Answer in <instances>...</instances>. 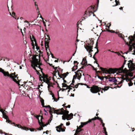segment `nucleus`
<instances>
[{"mask_svg": "<svg viewBox=\"0 0 135 135\" xmlns=\"http://www.w3.org/2000/svg\"><path fill=\"white\" fill-rule=\"evenodd\" d=\"M0 72L2 73L3 74L4 76L9 77L10 78L12 79V80L18 84L19 85V82L18 81H17L15 78L17 77L15 75V73H11L10 75L9 74L8 72L5 71L4 70L0 68Z\"/></svg>", "mask_w": 135, "mask_h": 135, "instance_id": "nucleus-1", "label": "nucleus"}, {"mask_svg": "<svg viewBox=\"0 0 135 135\" xmlns=\"http://www.w3.org/2000/svg\"><path fill=\"white\" fill-rule=\"evenodd\" d=\"M109 87L105 86L104 88L103 89L101 88L98 87L97 86H93L91 87L90 90L93 93H96L99 91H102L101 92L102 93V90H103L104 91L107 90L109 88Z\"/></svg>", "mask_w": 135, "mask_h": 135, "instance_id": "nucleus-2", "label": "nucleus"}, {"mask_svg": "<svg viewBox=\"0 0 135 135\" xmlns=\"http://www.w3.org/2000/svg\"><path fill=\"white\" fill-rule=\"evenodd\" d=\"M44 100L42 99L41 100V105L43 106V107H45V108H48L49 110V112L50 114H51L52 112L54 111V113L56 114H57L58 115V114H62V112H61L60 113H58L57 112H56V111H60L61 112V110L60 109L59 110H55V108H51L50 106L49 105L48 106H44Z\"/></svg>", "mask_w": 135, "mask_h": 135, "instance_id": "nucleus-3", "label": "nucleus"}, {"mask_svg": "<svg viewBox=\"0 0 135 135\" xmlns=\"http://www.w3.org/2000/svg\"><path fill=\"white\" fill-rule=\"evenodd\" d=\"M3 118H4L5 119H6V122H8V123H10L11 124H13V125H14V126L15 127H18V128H21L22 129L25 130L26 131H28V129L26 127H22L21 125L19 124H16L14 123H12L11 121L9 119L8 116L5 114L4 113L3 114Z\"/></svg>", "mask_w": 135, "mask_h": 135, "instance_id": "nucleus-4", "label": "nucleus"}, {"mask_svg": "<svg viewBox=\"0 0 135 135\" xmlns=\"http://www.w3.org/2000/svg\"><path fill=\"white\" fill-rule=\"evenodd\" d=\"M96 117H95L94 118H93L91 119H90L88 121L84 122L81 123V125L79 126V127L77 129L76 131L77 132H81L82 130V129H80V128H82L83 127V126L87 124L88 123L90 122H91L92 120H94L96 119Z\"/></svg>", "mask_w": 135, "mask_h": 135, "instance_id": "nucleus-5", "label": "nucleus"}, {"mask_svg": "<svg viewBox=\"0 0 135 135\" xmlns=\"http://www.w3.org/2000/svg\"><path fill=\"white\" fill-rule=\"evenodd\" d=\"M60 109L61 110V113H62V114H63L65 115V116L67 117V120H69L71 119V118H69V111L67 110H65L63 109L62 108L61 109H59L58 110ZM56 112H57L58 113H60L61 112L59 111H56Z\"/></svg>", "mask_w": 135, "mask_h": 135, "instance_id": "nucleus-6", "label": "nucleus"}, {"mask_svg": "<svg viewBox=\"0 0 135 135\" xmlns=\"http://www.w3.org/2000/svg\"><path fill=\"white\" fill-rule=\"evenodd\" d=\"M93 42L92 41L90 40L89 44L88 43L85 46V48L87 51H88V50H90V51H93L92 49H93Z\"/></svg>", "mask_w": 135, "mask_h": 135, "instance_id": "nucleus-7", "label": "nucleus"}, {"mask_svg": "<svg viewBox=\"0 0 135 135\" xmlns=\"http://www.w3.org/2000/svg\"><path fill=\"white\" fill-rule=\"evenodd\" d=\"M92 14H93L92 12L89 11L88 10H86L85 12V13L84 15V17L82 18V21H83L84 20H85L86 18L90 16Z\"/></svg>", "mask_w": 135, "mask_h": 135, "instance_id": "nucleus-8", "label": "nucleus"}, {"mask_svg": "<svg viewBox=\"0 0 135 135\" xmlns=\"http://www.w3.org/2000/svg\"><path fill=\"white\" fill-rule=\"evenodd\" d=\"M100 69L101 70L103 71L104 73L109 74L112 72L113 69H109L108 70L105 68H104L102 67H100Z\"/></svg>", "mask_w": 135, "mask_h": 135, "instance_id": "nucleus-9", "label": "nucleus"}, {"mask_svg": "<svg viewBox=\"0 0 135 135\" xmlns=\"http://www.w3.org/2000/svg\"><path fill=\"white\" fill-rule=\"evenodd\" d=\"M75 75L74 76L73 79H75L76 78H78V79L79 80L81 78V73L79 72H75Z\"/></svg>", "mask_w": 135, "mask_h": 135, "instance_id": "nucleus-10", "label": "nucleus"}, {"mask_svg": "<svg viewBox=\"0 0 135 135\" xmlns=\"http://www.w3.org/2000/svg\"><path fill=\"white\" fill-rule=\"evenodd\" d=\"M63 125V124L61 123V125L57 126L56 128V131L58 132H60L61 131L62 132H64L65 131V130L64 129H63L62 128L61 126H62Z\"/></svg>", "mask_w": 135, "mask_h": 135, "instance_id": "nucleus-11", "label": "nucleus"}, {"mask_svg": "<svg viewBox=\"0 0 135 135\" xmlns=\"http://www.w3.org/2000/svg\"><path fill=\"white\" fill-rule=\"evenodd\" d=\"M47 75H45L44 74H42V76H41V75H40V76L39 78H40H40H41L43 79V80L44 81V80H46V81H49V80L47 78Z\"/></svg>", "mask_w": 135, "mask_h": 135, "instance_id": "nucleus-12", "label": "nucleus"}, {"mask_svg": "<svg viewBox=\"0 0 135 135\" xmlns=\"http://www.w3.org/2000/svg\"><path fill=\"white\" fill-rule=\"evenodd\" d=\"M36 62H35L34 63V67H33V69L36 70V71H37V70L36 69L35 67H39L40 66L38 64V59H36ZM38 73L37 71V74H38V73Z\"/></svg>", "mask_w": 135, "mask_h": 135, "instance_id": "nucleus-13", "label": "nucleus"}, {"mask_svg": "<svg viewBox=\"0 0 135 135\" xmlns=\"http://www.w3.org/2000/svg\"><path fill=\"white\" fill-rule=\"evenodd\" d=\"M40 116V115H36L34 116V117L36 118L38 120V122L40 125L43 127H44L46 126V125H44V124L42 122H40V120L38 118Z\"/></svg>", "mask_w": 135, "mask_h": 135, "instance_id": "nucleus-14", "label": "nucleus"}, {"mask_svg": "<svg viewBox=\"0 0 135 135\" xmlns=\"http://www.w3.org/2000/svg\"><path fill=\"white\" fill-rule=\"evenodd\" d=\"M47 36L48 38H45V45H49V42L48 41L50 40L49 35H47Z\"/></svg>", "mask_w": 135, "mask_h": 135, "instance_id": "nucleus-15", "label": "nucleus"}, {"mask_svg": "<svg viewBox=\"0 0 135 135\" xmlns=\"http://www.w3.org/2000/svg\"><path fill=\"white\" fill-rule=\"evenodd\" d=\"M109 81L111 82H117V80L114 77L110 78L109 80Z\"/></svg>", "mask_w": 135, "mask_h": 135, "instance_id": "nucleus-16", "label": "nucleus"}, {"mask_svg": "<svg viewBox=\"0 0 135 135\" xmlns=\"http://www.w3.org/2000/svg\"><path fill=\"white\" fill-rule=\"evenodd\" d=\"M44 81H44V82L47 83V84L48 85V89H49L50 86H52V83H50V82L49 81H46V80H44Z\"/></svg>", "mask_w": 135, "mask_h": 135, "instance_id": "nucleus-17", "label": "nucleus"}, {"mask_svg": "<svg viewBox=\"0 0 135 135\" xmlns=\"http://www.w3.org/2000/svg\"><path fill=\"white\" fill-rule=\"evenodd\" d=\"M53 112H52V113L51 114H50V115H51V116L50 117L49 119L48 120V123H47L46 124H44V125H46L45 126H46L48 124H49L51 121L52 119V118L53 117V115H52V113H53Z\"/></svg>", "mask_w": 135, "mask_h": 135, "instance_id": "nucleus-18", "label": "nucleus"}, {"mask_svg": "<svg viewBox=\"0 0 135 135\" xmlns=\"http://www.w3.org/2000/svg\"><path fill=\"white\" fill-rule=\"evenodd\" d=\"M96 117V119H97L99 120L100 121V122L101 123H102V127H104L105 124L103 123V121L102 120V119L101 118H99V117Z\"/></svg>", "mask_w": 135, "mask_h": 135, "instance_id": "nucleus-19", "label": "nucleus"}, {"mask_svg": "<svg viewBox=\"0 0 135 135\" xmlns=\"http://www.w3.org/2000/svg\"><path fill=\"white\" fill-rule=\"evenodd\" d=\"M82 65H86L87 64V62L86 59L84 58L83 59V61L81 63Z\"/></svg>", "mask_w": 135, "mask_h": 135, "instance_id": "nucleus-20", "label": "nucleus"}, {"mask_svg": "<svg viewBox=\"0 0 135 135\" xmlns=\"http://www.w3.org/2000/svg\"><path fill=\"white\" fill-rule=\"evenodd\" d=\"M124 67V65H123L122 67L119 68V71H120V72H122L123 71V68Z\"/></svg>", "mask_w": 135, "mask_h": 135, "instance_id": "nucleus-21", "label": "nucleus"}, {"mask_svg": "<svg viewBox=\"0 0 135 135\" xmlns=\"http://www.w3.org/2000/svg\"><path fill=\"white\" fill-rule=\"evenodd\" d=\"M118 36L120 37L123 40H124V35L122 34L121 33H119L118 34Z\"/></svg>", "mask_w": 135, "mask_h": 135, "instance_id": "nucleus-22", "label": "nucleus"}, {"mask_svg": "<svg viewBox=\"0 0 135 135\" xmlns=\"http://www.w3.org/2000/svg\"><path fill=\"white\" fill-rule=\"evenodd\" d=\"M115 2L116 4L115 5L113 6H116L119 5H120V3L119 2V1H117V0H115Z\"/></svg>", "mask_w": 135, "mask_h": 135, "instance_id": "nucleus-23", "label": "nucleus"}, {"mask_svg": "<svg viewBox=\"0 0 135 135\" xmlns=\"http://www.w3.org/2000/svg\"><path fill=\"white\" fill-rule=\"evenodd\" d=\"M77 69V66H74L73 67L72 69V71H74L76 70Z\"/></svg>", "mask_w": 135, "mask_h": 135, "instance_id": "nucleus-24", "label": "nucleus"}, {"mask_svg": "<svg viewBox=\"0 0 135 135\" xmlns=\"http://www.w3.org/2000/svg\"><path fill=\"white\" fill-rule=\"evenodd\" d=\"M68 74V72L66 73H64L62 74V76L66 77Z\"/></svg>", "mask_w": 135, "mask_h": 135, "instance_id": "nucleus-25", "label": "nucleus"}, {"mask_svg": "<svg viewBox=\"0 0 135 135\" xmlns=\"http://www.w3.org/2000/svg\"><path fill=\"white\" fill-rule=\"evenodd\" d=\"M87 51L89 52V56L90 57H91L92 56V55H91V53L90 52H91V51H90V50H88V51Z\"/></svg>", "mask_w": 135, "mask_h": 135, "instance_id": "nucleus-26", "label": "nucleus"}, {"mask_svg": "<svg viewBox=\"0 0 135 135\" xmlns=\"http://www.w3.org/2000/svg\"><path fill=\"white\" fill-rule=\"evenodd\" d=\"M74 79H73V80H72V83L70 85V86L71 87H73V85H74V84H73V83L74 82Z\"/></svg>", "mask_w": 135, "mask_h": 135, "instance_id": "nucleus-27", "label": "nucleus"}, {"mask_svg": "<svg viewBox=\"0 0 135 135\" xmlns=\"http://www.w3.org/2000/svg\"><path fill=\"white\" fill-rule=\"evenodd\" d=\"M62 85L63 87H68V86L66 84H65L64 83H63L62 84Z\"/></svg>", "mask_w": 135, "mask_h": 135, "instance_id": "nucleus-28", "label": "nucleus"}, {"mask_svg": "<svg viewBox=\"0 0 135 135\" xmlns=\"http://www.w3.org/2000/svg\"><path fill=\"white\" fill-rule=\"evenodd\" d=\"M97 77L99 79H100L101 80H102L104 79V78L103 77H101L99 76H98Z\"/></svg>", "mask_w": 135, "mask_h": 135, "instance_id": "nucleus-29", "label": "nucleus"}, {"mask_svg": "<svg viewBox=\"0 0 135 135\" xmlns=\"http://www.w3.org/2000/svg\"><path fill=\"white\" fill-rule=\"evenodd\" d=\"M54 69L56 70H57V71H59V70L60 69V68H59L58 67H55L54 68Z\"/></svg>", "mask_w": 135, "mask_h": 135, "instance_id": "nucleus-30", "label": "nucleus"}, {"mask_svg": "<svg viewBox=\"0 0 135 135\" xmlns=\"http://www.w3.org/2000/svg\"><path fill=\"white\" fill-rule=\"evenodd\" d=\"M62 119L64 120H65V119H66V118H67V117H66L65 116V115H63L62 116Z\"/></svg>", "mask_w": 135, "mask_h": 135, "instance_id": "nucleus-31", "label": "nucleus"}, {"mask_svg": "<svg viewBox=\"0 0 135 135\" xmlns=\"http://www.w3.org/2000/svg\"><path fill=\"white\" fill-rule=\"evenodd\" d=\"M112 52H113V53H114L115 54H117L118 55V56H121V55L120 54H119V53L118 52H114V51H112Z\"/></svg>", "mask_w": 135, "mask_h": 135, "instance_id": "nucleus-32", "label": "nucleus"}, {"mask_svg": "<svg viewBox=\"0 0 135 135\" xmlns=\"http://www.w3.org/2000/svg\"><path fill=\"white\" fill-rule=\"evenodd\" d=\"M108 32H113V33H114L115 32L114 31L112 30H108Z\"/></svg>", "mask_w": 135, "mask_h": 135, "instance_id": "nucleus-33", "label": "nucleus"}, {"mask_svg": "<svg viewBox=\"0 0 135 135\" xmlns=\"http://www.w3.org/2000/svg\"><path fill=\"white\" fill-rule=\"evenodd\" d=\"M121 86H122V85H121L120 86H119L118 85H117L116 86L114 87V88H113L112 87H111V88L112 89H113L114 88H116L117 87L118 88H120V87H121Z\"/></svg>", "mask_w": 135, "mask_h": 135, "instance_id": "nucleus-34", "label": "nucleus"}, {"mask_svg": "<svg viewBox=\"0 0 135 135\" xmlns=\"http://www.w3.org/2000/svg\"><path fill=\"white\" fill-rule=\"evenodd\" d=\"M35 46H36V49H37V50H38V49H39V47H38V46H37V43H36V42H35Z\"/></svg>", "mask_w": 135, "mask_h": 135, "instance_id": "nucleus-35", "label": "nucleus"}, {"mask_svg": "<svg viewBox=\"0 0 135 135\" xmlns=\"http://www.w3.org/2000/svg\"><path fill=\"white\" fill-rule=\"evenodd\" d=\"M123 80H122L121 81H120L119 82H118V84L119 85V84H122V83L123 82Z\"/></svg>", "mask_w": 135, "mask_h": 135, "instance_id": "nucleus-36", "label": "nucleus"}, {"mask_svg": "<svg viewBox=\"0 0 135 135\" xmlns=\"http://www.w3.org/2000/svg\"><path fill=\"white\" fill-rule=\"evenodd\" d=\"M0 111L2 112L3 114L4 113V111L3 110V109H0Z\"/></svg>", "mask_w": 135, "mask_h": 135, "instance_id": "nucleus-37", "label": "nucleus"}, {"mask_svg": "<svg viewBox=\"0 0 135 135\" xmlns=\"http://www.w3.org/2000/svg\"><path fill=\"white\" fill-rule=\"evenodd\" d=\"M81 84V83H79L78 85H76L75 86V87L76 88H77L78 87V85H79L80 84Z\"/></svg>", "mask_w": 135, "mask_h": 135, "instance_id": "nucleus-38", "label": "nucleus"}, {"mask_svg": "<svg viewBox=\"0 0 135 135\" xmlns=\"http://www.w3.org/2000/svg\"><path fill=\"white\" fill-rule=\"evenodd\" d=\"M68 88V89H69V90H68V92H69L70 91V90L71 89V88H69V86H68V88Z\"/></svg>", "mask_w": 135, "mask_h": 135, "instance_id": "nucleus-39", "label": "nucleus"}, {"mask_svg": "<svg viewBox=\"0 0 135 135\" xmlns=\"http://www.w3.org/2000/svg\"><path fill=\"white\" fill-rule=\"evenodd\" d=\"M24 22H27V23H28V26H30V24L28 23V22L27 21H25Z\"/></svg>", "mask_w": 135, "mask_h": 135, "instance_id": "nucleus-40", "label": "nucleus"}, {"mask_svg": "<svg viewBox=\"0 0 135 135\" xmlns=\"http://www.w3.org/2000/svg\"><path fill=\"white\" fill-rule=\"evenodd\" d=\"M103 129H104V132H107L106 131V129L105 127H104L103 128Z\"/></svg>", "mask_w": 135, "mask_h": 135, "instance_id": "nucleus-41", "label": "nucleus"}, {"mask_svg": "<svg viewBox=\"0 0 135 135\" xmlns=\"http://www.w3.org/2000/svg\"><path fill=\"white\" fill-rule=\"evenodd\" d=\"M133 84L132 83H129L128 85L129 86H132L133 85Z\"/></svg>", "mask_w": 135, "mask_h": 135, "instance_id": "nucleus-42", "label": "nucleus"}, {"mask_svg": "<svg viewBox=\"0 0 135 135\" xmlns=\"http://www.w3.org/2000/svg\"><path fill=\"white\" fill-rule=\"evenodd\" d=\"M111 26V24L110 23H109V26H108L107 25L106 26V27H108V28L109 29V27Z\"/></svg>", "mask_w": 135, "mask_h": 135, "instance_id": "nucleus-43", "label": "nucleus"}, {"mask_svg": "<svg viewBox=\"0 0 135 135\" xmlns=\"http://www.w3.org/2000/svg\"><path fill=\"white\" fill-rule=\"evenodd\" d=\"M32 46H33V49H35V46L34 45V44H32Z\"/></svg>", "mask_w": 135, "mask_h": 135, "instance_id": "nucleus-44", "label": "nucleus"}, {"mask_svg": "<svg viewBox=\"0 0 135 135\" xmlns=\"http://www.w3.org/2000/svg\"><path fill=\"white\" fill-rule=\"evenodd\" d=\"M88 65H90V66H92V67L93 68V69H94V70H95V68H94V67L93 66H92V65H91V64H88Z\"/></svg>", "mask_w": 135, "mask_h": 135, "instance_id": "nucleus-45", "label": "nucleus"}, {"mask_svg": "<svg viewBox=\"0 0 135 135\" xmlns=\"http://www.w3.org/2000/svg\"><path fill=\"white\" fill-rule=\"evenodd\" d=\"M70 123L69 122H67L66 123V125L67 126H69L70 125Z\"/></svg>", "mask_w": 135, "mask_h": 135, "instance_id": "nucleus-46", "label": "nucleus"}, {"mask_svg": "<svg viewBox=\"0 0 135 135\" xmlns=\"http://www.w3.org/2000/svg\"><path fill=\"white\" fill-rule=\"evenodd\" d=\"M45 46L46 48H48L49 47V45H45Z\"/></svg>", "mask_w": 135, "mask_h": 135, "instance_id": "nucleus-47", "label": "nucleus"}, {"mask_svg": "<svg viewBox=\"0 0 135 135\" xmlns=\"http://www.w3.org/2000/svg\"><path fill=\"white\" fill-rule=\"evenodd\" d=\"M70 115V116L71 117H73V114L72 113H71L69 115V116Z\"/></svg>", "mask_w": 135, "mask_h": 135, "instance_id": "nucleus-48", "label": "nucleus"}, {"mask_svg": "<svg viewBox=\"0 0 135 135\" xmlns=\"http://www.w3.org/2000/svg\"><path fill=\"white\" fill-rule=\"evenodd\" d=\"M70 105H68L67 106H66V108H70Z\"/></svg>", "mask_w": 135, "mask_h": 135, "instance_id": "nucleus-49", "label": "nucleus"}, {"mask_svg": "<svg viewBox=\"0 0 135 135\" xmlns=\"http://www.w3.org/2000/svg\"><path fill=\"white\" fill-rule=\"evenodd\" d=\"M30 130L31 131H34V129H30Z\"/></svg>", "mask_w": 135, "mask_h": 135, "instance_id": "nucleus-50", "label": "nucleus"}, {"mask_svg": "<svg viewBox=\"0 0 135 135\" xmlns=\"http://www.w3.org/2000/svg\"><path fill=\"white\" fill-rule=\"evenodd\" d=\"M68 89V88H66V89H65L63 88L62 89V91H64L66 90H67Z\"/></svg>", "mask_w": 135, "mask_h": 135, "instance_id": "nucleus-51", "label": "nucleus"}, {"mask_svg": "<svg viewBox=\"0 0 135 135\" xmlns=\"http://www.w3.org/2000/svg\"><path fill=\"white\" fill-rule=\"evenodd\" d=\"M52 97L53 98V99H54V100H55V98H54V95H52Z\"/></svg>", "mask_w": 135, "mask_h": 135, "instance_id": "nucleus-52", "label": "nucleus"}, {"mask_svg": "<svg viewBox=\"0 0 135 135\" xmlns=\"http://www.w3.org/2000/svg\"><path fill=\"white\" fill-rule=\"evenodd\" d=\"M98 50H97V52H96L95 53V54H94V55H95V54H97L98 53Z\"/></svg>", "mask_w": 135, "mask_h": 135, "instance_id": "nucleus-53", "label": "nucleus"}, {"mask_svg": "<svg viewBox=\"0 0 135 135\" xmlns=\"http://www.w3.org/2000/svg\"><path fill=\"white\" fill-rule=\"evenodd\" d=\"M59 75V77H60V78H62V77H63L62 75V76H61V75Z\"/></svg>", "mask_w": 135, "mask_h": 135, "instance_id": "nucleus-54", "label": "nucleus"}, {"mask_svg": "<svg viewBox=\"0 0 135 135\" xmlns=\"http://www.w3.org/2000/svg\"><path fill=\"white\" fill-rule=\"evenodd\" d=\"M63 80H64V82L65 83H66V81L65 80H64V78L63 79Z\"/></svg>", "mask_w": 135, "mask_h": 135, "instance_id": "nucleus-55", "label": "nucleus"}, {"mask_svg": "<svg viewBox=\"0 0 135 135\" xmlns=\"http://www.w3.org/2000/svg\"><path fill=\"white\" fill-rule=\"evenodd\" d=\"M105 135H107V132H104Z\"/></svg>", "mask_w": 135, "mask_h": 135, "instance_id": "nucleus-56", "label": "nucleus"}, {"mask_svg": "<svg viewBox=\"0 0 135 135\" xmlns=\"http://www.w3.org/2000/svg\"><path fill=\"white\" fill-rule=\"evenodd\" d=\"M119 9L120 10H122L123 9V8L122 7H121L119 8Z\"/></svg>", "mask_w": 135, "mask_h": 135, "instance_id": "nucleus-57", "label": "nucleus"}, {"mask_svg": "<svg viewBox=\"0 0 135 135\" xmlns=\"http://www.w3.org/2000/svg\"><path fill=\"white\" fill-rule=\"evenodd\" d=\"M44 112H45V113H47V112L46 111V110L45 109H44Z\"/></svg>", "mask_w": 135, "mask_h": 135, "instance_id": "nucleus-58", "label": "nucleus"}, {"mask_svg": "<svg viewBox=\"0 0 135 135\" xmlns=\"http://www.w3.org/2000/svg\"><path fill=\"white\" fill-rule=\"evenodd\" d=\"M76 63H77V61H74V64H75Z\"/></svg>", "mask_w": 135, "mask_h": 135, "instance_id": "nucleus-59", "label": "nucleus"}, {"mask_svg": "<svg viewBox=\"0 0 135 135\" xmlns=\"http://www.w3.org/2000/svg\"><path fill=\"white\" fill-rule=\"evenodd\" d=\"M41 120L42 121V116H41Z\"/></svg>", "mask_w": 135, "mask_h": 135, "instance_id": "nucleus-60", "label": "nucleus"}, {"mask_svg": "<svg viewBox=\"0 0 135 135\" xmlns=\"http://www.w3.org/2000/svg\"><path fill=\"white\" fill-rule=\"evenodd\" d=\"M121 56H122V57H123V58H124V59H125V57H124V56H122V55H121Z\"/></svg>", "mask_w": 135, "mask_h": 135, "instance_id": "nucleus-61", "label": "nucleus"}, {"mask_svg": "<svg viewBox=\"0 0 135 135\" xmlns=\"http://www.w3.org/2000/svg\"><path fill=\"white\" fill-rule=\"evenodd\" d=\"M55 62H58V60H55Z\"/></svg>", "mask_w": 135, "mask_h": 135, "instance_id": "nucleus-62", "label": "nucleus"}, {"mask_svg": "<svg viewBox=\"0 0 135 135\" xmlns=\"http://www.w3.org/2000/svg\"><path fill=\"white\" fill-rule=\"evenodd\" d=\"M76 52V51H75V53H74L73 55V56H74V54H75V52Z\"/></svg>", "mask_w": 135, "mask_h": 135, "instance_id": "nucleus-63", "label": "nucleus"}, {"mask_svg": "<svg viewBox=\"0 0 135 135\" xmlns=\"http://www.w3.org/2000/svg\"><path fill=\"white\" fill-rule=\"evenodd\" d=\"M79 40H78V39H76V41L77 42H79Z\"/></svg>", "mask_w": 135, "mask_h": 135, "instance_id": "nucleus-64", "label": "nucleus"}]
</instances>
